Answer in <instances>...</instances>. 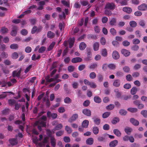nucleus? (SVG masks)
<instances>
[{"label":"nucleus","instance_id":"1","mask_svg":"<svg viewBox=\"0 0 147 147\" xmlns=\"http://www.w3.org/2000/svg\"><path fill=\"white\" fill-rule=\"evenodd\" d=\"M115 5L113 2L107 3L105 6V9H107L111 10H114L115 8Z\"/></svg>","mask_w":147,"mask_h":147},{"label":"nucleus","instance_id":"2","mask_svg":"<svg viewBox=\"0 0 147 147\" xmlns=\"http://www.w3.org/2000/svg\"><path fill=\"white\" fill-rule=\"evenodd\" d=\"M42 28V26H41L37 27L36 26H34L31 30V33L32 34H34L35 33H38L41 31Z\"/></svg>","mask_w":147,"mask_h":147},{"label":"nucleus","instance_id":"3","mask_svg":"<svg viewBox=\"0 0 147 147\" xmlns=\"http://www.w3.org/2000/svg\"><path fill=\"white\" fill-rule=\"evenodd\" d=\"M8 103L9 105L12 106L15 104V109L16 110H18V104L16 103V101L13 99H9Z\"/></svg>","mask_w":147,"mask_h":147},{"label":"nucleus","instance_id":"4","mask_svg":"<svg viewBox=\"0 0 147 147\" xmlns=\"http://www.w3.org/2000/svg\"><path fill=\"white\" fill-rule=\"evenodd\" d=\"M47 116L48 118L51 117L52 119H55L57 117V115L56 113H51L50 111H48L47 113Z\"/></svg>","mask_w":147,"mask_h":147},{"label":"nucleus","instance_id":"5","mask_svg":"<svg viewBox=\"0 0 147 147\" xmlns=\"http://www.w3.org/2000/svg\"><path fill=\"white\" fill-rule=\"evenodd\" d=\"M78 114L75 113L73 114L71 117L69 119L68 121L70 123L72 122L75 121L78 118Z\"/></svg>","mask_w":147,"mask_h":147},{"label":"nucleus","instance_id":"6","mask_svg":"<svg viewBox=\"0 0 147 147\" xmlns=\"http://www.w3.org/2000/svg\"><path fill=\"white\" fill-rule=\"evenodd\" d=\"M8 141L11 145L12 146L16 145L18 143V140L17 139L15 138L9 139Z\"/></svg>","mask_w":147,"mask_h":147},{"label":"nucleus","instance_id":"7","mask_svg":"<svg viewBox=\"0 0 147 147\" xmlns=\"http://www.w3.org/2000/svg\"><path fill=\"white\" fill-rule=\"evenodd\" d=\"M82 113L87 116H90L91 115V111L89 109H84L82 111Z\"/></svg>","mask_w":147,"mask_h":147},{"label":"nucleus","instance_id":"8","mask_svg":"<svg viewBox=\"0 0 147 147\" xmlns=\"http://www.w3.org/2000/svg\"><path fill=\"white\" fill-rule=\"evenodd\" d=\"M138 8L141 11H145L147 9V5L146 3H143L139 6Z\"/></svg>","mask_w":147,"mask_h":147},{"label":"nucleus","instance_id":"9","mask_svg":"<svg viewBox=\"0 0 147 147\" xmlns=\"http://www.w3.org/2000/svg\"><path fill=\"white\" fill-rule=\"evenodd\" d=\"M63 127L62 124L61 123L58 124L57 125L52 129V131L53 133H54L55 131L56 130H59L61 129Z\"/></svg>","mask_w":147,"mask_h":147},{"label":"nucleus","instance_id":"10","mask_svg":"<svg viewBox=\"0 0 147 147\" xmlns=\"http://www.w3.org/2000/svg\"><path fill=\"white\" fill-rule=\"evenodd\" d=\"M130 121L133 125L135 126H137L139 124L138 121L133 118H131L130 119Z\"/></svg>","mask_w":147,"mask_h":147},{"label":"nucleus","instance_id":"11","mask_svg":"<svg viewBox=\"0 0 147 147\" xmlns=\"http://www.w3.org/2000/svg\"><path fill=\"white\" fill-rule=\"evenodd\" d=\"M122 54L126 57L129 56L130 54V52L127 50L125 49H123L121 50Z\"/></svg>","mask_w":147,"mask_h":147},{"label":"nucleus","instance_id":"12","mask_svg":"<svg viewBox=\"0 0 147 147\" xmlns=\"http://www.w3.org/2000/svg\"><path fill=\"white\" fill-rule=\"evenodd\" d=\"M113 58L115 59H118L119 57V55L118 52L116 51H114L112 54Z\"/></svg>","mask_w":147,"mask_h":147},{"label":"nucleus","instance_id":"13","mask_svg":"<svg viewBox=\"0 0 147 147\" xmlns=\"http://www.w3.org/2000/svg\"><path fill=\"white\" fill-rule=\"evenodd\" d=\"M50 143L51 146L53 147H55L56 144V140L54 137H51L50 138Z\"/></svg>","mask_w":147,"mask_h":147},{"label":"nucleus","instance_id":"14","mask_svg":"<svg viewBox=\"0 0 147 147\" xmlns=\"http://www.w3.org/2000/svg\"><path fill=\"white\" fill-rule=\"evenodd\" d=\"M75 38H70L69 39V47L71 48L74 45L75 41Z\"/></svg>","mask_w":147,"mask_h":147},{"label":"nucleus","instance_id":"15","mask_svg":"<svg viewBox=\"0 0 147 147\" xmlns=\"http://www.w3.org/2000/svg\"><path fill=\"white\" fill-rule=\"evenodd\" d=\"M82 59L80 57H76L73 58L71 60V62L72 63H76L78 62H80L82 61Z\"/></svg>","mask_w":147,"mask_h":147},{"label":"nucleus","instance_id":"16","mask_svg":"<svg viewBox=\"0 0 147 147\" xmlns=\"http://www.w3.org/2000/svg\"><path fill=\"white\" fill-rule=\"evenodd\" d=\"M121 84V82L119 80L117 79L115 80L113 85L115 87H118L120 86Z\"/></svg>","mask_w":147,"mask_h":147},{"label":"nucleus","instance_id":"17","mask_svg":"<svg viewBox=\"0 0 147 147\" xmlns=\"http://www.w3.org/2000/svg\"><path fill=\"white\" fill-rule=\"evenodd\" d=\"M45 2L44 1H40L39 2V6L38 7L37 9L41 10L43 9L44 5H45Z\"/></svg>","mask_w":147,"mask_h":147},{"label":"nucleus","instance_id":"18","mask_svg":"<svg viewBox=\"0 0 147 147\" xmlns=\"http://www.w3.org/2000/svg\"><path fill=\"white\" fill-rule=\"evenodd\" d=\"M109 24L112 26H116L117 23V20L114 18H111L109 22Z\"/></svg>","mask_w":147,"mask_h":147},{"label":"nucleus","instance_id":"19","mask_svg":"<svg viewBox=\"0 0 147 147\" xmlns=\"http://www.w3.org/2000/svg\"><path fill=\"white\" fill-rule=\"evenodd\" d=\"M94 143V140L92 138H90L87 139L86 140V144L88 145H92Z\"/></svg>","mask_w":147,"mask_h":147},{"label":"nucleus","instance_id":"20","mask_svg":"<svg viewBox=\"0 0 147 147\" xmlns=\"http://www.w3.org/2000/svg\"><path fill=\"white\" fill-rule=\"evenodd\" d=\"M118 142L117 140H115L111 141L109 144L110 147H115L117 144Z\"/></svg>","mask_w":147,"mask_h":147},{"label":"nucleus","instance_id":"21","mask_svg":"<svg viewBox=\"0 0 147 147\" xmlns=\"http://www.w3.org/2000/svg\"><path fill=\"white\" fill-rule=\"evenodd\" d=\"M38 124L41 125L42 127H45L46 126V123L42 121L40 122L36 121L34 123V125L36 126Z\"/></svg>","mask_w":147,"mask_h":147},{"label":"nucleus","instance_id":"22","mask_svg":"<svg viewBox=\"0 0 147 147\" xmlns=\"http://www.w3.org/2000/svg\"><path fill=\"white\" fill-rule=\"evenodd\" d=\"M123 11L127 13H130L132 11L131 9L129 7H125L123 9Z\"/></svg>","mask_w":147,"mask_h":147},{"label":"nucleus","instance_id":"23","mask_svg":"<svg viewBox=\"0 0 147 147\" xmlns=\"http://www.w3.org/2000/svg\"><path fill=\"white\" fill-rule=\"evenodd\" d=\"M106 136V134H104L102 136H99L97 138L98 140L100 142H105V137Z\"/></svg>","mask_w":147,"mask_h":147},{"label":"nucleus","instance_id":"24","mask_svg":"<svg viewBox=\"0 0 147 147\" xmlns=\"http://www.w3.org/2000/svg\"><path fill=\"white\" fill-rule=\"evenodd\" d=\"M47 36L48 38L52 39L55 36V34L53 32L51 31H49L47 32Z\"/></svg>","mask_w":147,"mask_h":147},{"label":"nucleus","instance_id":"25","mask_svg":"<svg viewBox=\"0 0 147 147\" xmlns=\"http://www.w3.org/2000/svg\"><path fill=\"white\" fill-rule=\"evenodd\" d=\"M32 12L31 10H28L25 11L22 13V14L19 16V18H23L24 16Z\"/></svg>","mask_w":147,"mask_h":147},{"label":"nucleus","instance_id":"26","mask_svg":"<svg viewBox=\"0 0 147 147\" xmlns=\"http://www.w3.org/2000/svg\"><path fill=\"white\" fill-rule=\"evenodd\" d=\"M113 132L117 137H120L121 133L120 131L117 129H114L113 130Z\"/></svg>","mask_w":147,"mask_h":147},{"label":"nucleus","instance_id":"27","mask_svg":"<svg viewBox=\"0 0 147 147\" xmlns=\"http://www.w3.org/2000/svg\"><path fill=\"white\" fill-rule=\"evenodd\" d=\"M86 47V44L83 42H81L79 45L80 49L81 50H84Z\"/></svg>","mask_w":147,"mask_h":147},{"label":"nucleus","instance_id":"28","mask_svg":"<svg viewBox=\"0 0 147 147\" xmlns=\"http://www.w3.org/2000/svg\"><path fill=\"white\" fill-rule=\"evenodd\" d=\"M132 130V129L129 127H127L125 128L124 131L127 135H130Z\"/></svg>","mask_w":147,"mask_h":147},{"label":"nucleus","instance_id":"29","mask_svg":"<svg viewBox=\"0 0 147 147\" xmlns=\"http://www.w3.org/2000/svg\"><path fill=\"white\" fill-rule=\"evenodd\" d=\"M89 124V121L87 120H84L82 123V125L83 127L86 128L88 127Z\"/></svg>","mask_w":147,"mask_h":147},{"label":"nucleus","instance_id":"30","mask_svg":"<svg viewBox=\"0 0 147 147\" xmlns=\"http://www.w3.org/2000/svg\"><path fill=\"white\" fill-rule=\"evenodd\" d=\"M99 44L97 42H96L93 45V50L94 51H97L98 50L99 47Z\"/></svg>","mask_w":147,"mask_h":147},{"label":"nucleus","instance_id":"31","mask_svg":"<svg viewBox=\"0 0 147 147\" xmlns=\"http://www.w3.org/2000/svg\"><path fill=\"white\" fill-rule=\"evenodd\" d=\"M64 102L66 104H69L72 102L71 99L68 97H65L64 100Z\"/></svg>","mask_w":147,"mask_h":147},{"label":"nucleus","instance_id":"32","mask_svg":"<svg viewBox=\"0 0 147 147\" xmlns=\"http://www.w3.org/2000/svg\"><path fill=\"white\" fill-rule=\"evenodd\" d=\"M94 100L95 102L97 103H100L101 101L100 98L98 96L94 97Z\"/></svg>","mask_w":147,"mask_h":147},{"label":"nucleus","instance_id":"33","mask_svg":"<svg viewBox=\"0 0 147 147\" xmlns=\"http://www.w3.org/2000/svg\"><path fill=\"white\" fill-rule=\"evenodd\" d=\"M55 42H52L51 44L49 45L48 47L47 48V51H50L52 50L54 46H55Z\"/></svg>","mask_w":147,"mask_h":147},{"label":"nucleus","instance_id":"34","mask_svg":"<svg viewBox=\"0 0 147 147\" xmlns=\"http://www.w3.org/2000/svg\"><path fill=\"white\" fill-rule=\"evenodd\" d=\"M119 121V119L118 117H114L112 120L111 123L113 124H115Z\"/></svg>","mask_w":147,"mask_h":147},{"label":"nucleus","instance_id":"35","mask_svg":"<svg viewBox=\"0 0 147 147\" xmlns=\"http://www.w3.org/2000/svg\"><path fill=\"white\" fill-rule=\"evenodd\" d=\"M105 10L104 12L105 14L107 16H110L112 15V12L111 10L107 9H105Z\"/></svg>","mask_w":147,"mask_h":147},{"label":"nucleus","instance_id":"36","mask_svg":"<svg viewBox=\"0 0 147 147\" xmlns=\"http://www.w3.org/2000/svg\"><path fill=\"white\" fill-rule=\"evenodd\" d=\"M92 131L93 133L95 135L97 134L99 132V129L97 127H94L93 128Z\"/></svg>","mask_w":147,"mask_h":147},{"label":"nucleus","instance_id":"37","mask_svg":"<svg viewBox=\"0 0 147 147\" xmlns=\"http://www.w3.org/2000/svg\"><path fill=\"white\" fill-rule=\"evenodd\" d=\"M130 26L132 27H135L137 26V24L136 22L134 21H131L129 22Z\"/></svg>","mask_w":147,"mask_h":147},{"label":"nucleus","instance_id":"38","mask_svg":"<svg viewBox=\"0 0 147 147\" xmlns=\"http://www.w3.org/2000/svg\"><path fill=\"white\" fill-rule=\"evenodd\" d=\"M16 28V27L15 26L13 27V29L11 32V34L12 36H14L17 34Z\"/></svg>","mask_w":147,"mask_h":147},{"label":"nucleus","instance_id":"39","mask_svg":"<svg viewBox=\"0 0 147 147\" xmlns=\"http://www.w3.org/2000/svg\"><path fill=\"white\" fill-rule=\"evenodd\" d=\"M8 31V29L7 28L4 27L2 28L0 30V32L2 34H5Z\"/></svg>","mask_w":147,"mask_h":147},{"label":"nucleus","instance_id":"40","mask_svg":"<svg viewBox=\"0 0 147 147\" xmlns=\"http://www.w3.org/2000/svg\"><path fill=\"white\" fill-rule=\"evenodd\" d=\"M9 110L8 109H5L1 111L2 115H6L9 113Z\"/></svg>","mask_w":147,"mask_h":147},{"label":"nucleus","instance_id":"41","mask_svg":"<svg viewBox=\"0 0 147 147\" xmlns=\"http://www.w3.org/2000/svg\"><path fill=\"white\" fill-rule=\"evenodd\" d=\"M137 91V88L136 87H133L130 91L132 95L135 94Z\"/></svg>","mask_w":147,"mask_h":147},{"label":"nucleus","instance_id":"42","mask_svg":"<svg viewBox=\"0 0 147 147\" xmlns=\"http://www.w3.org/2000/svg\"><path fill=\"white\" fill-rule=\"evenodd\" d=\"M63 133L64 131L60 130L56 132V136L57 137H60L62 136L63 134Z\"/></svg>","mask_w":147,"mask_h":147},{"label":"nucleus","instance_id":"43","mask_svg":"<svg viewBox=\"0 0 147 147\" xmlns=\"http://www.w3.org/2000/svg\"><path fill=\"white\" fill-rule=\"evenodd\" d=\"M140 114L145 118H147V110H143L140 112Z\"/></svg>","mask_w":147,"mask_h":147},{"label":"nucleus","instance_id":"44","mask_svg":"<svg viewBox=\"0 0 147 147\" xmlns=\"http://www.w3.org/2000/svg\"><path fill=\"white\" fill-rule=\"evenodd\" d=\"M127 110L131 113H134L136 112L137 109L135 108H129L127 109Z\"/></svg>","mask_w":147,"mask_h":147},{"label":"nucleus","instance_id":"45","mask_svg":"<svg viewBox=\"0 0 147 147\" xmlns=\"http://www.w3.org/2000/svg\"><path fill=\"white\" fill-rule=\"evenodd\" d=\"M75 69L74 66L70 65L68 67L67 70L69 72H71L73 71Z\"/></svg>","mask_w":147,"mask_h":147},{"label":"nucleus","instance_id":"46","mask_svg":"<svg viewBox=\"0 0 147 147\" xmlns=\"http://www.w3.org/2000/svg\"><path fill=\"white\" fill-rule=\"evenodd\" d=\"M46 49V48L45 47L42 46L39 49L38 52L39 53H42L45 51Z\"/></svg>","mask_w":147,"mask_h":147},{"label":"nucleus","instance_id":"47","mask_svg":"<svg viewBox=\"0 0 147 147\" xmlns=\"http://www.w3.org/2000/svg\"><path fill=\"white\" fill-rule=\"evenodd\" d=\"M65 130L67 131V132L69 134H71L72 131L70 127L67 125L65 126Z\"/></svg>","mask_w":147,"mask_h":147},{"label":"nucleus","instance_id":"48","mask_svg":"<svg viewBox=\"0 0 147 147\" xmlns=\"http://www.w3.org/2000/svg\"><path fill=\"white\" fill-rule=\"evenodd\" d=\"M107 54V50L106 49H103L101 52V55L104 57H106Z\"/></svg>","mask_w":147,"mask_h":147},{"label":"nucleus","instance_id":"49","mask_svg":"<svg viewBox=\"0 0 147 147\" xmlns=\"http://www.w3.org/2000/svg\"><path fill=\"white\" fill-rule=\"evenodd\" d=\"M46 131L47 134L49 137L51 138V137H53L52 136V135L53 134V131H52V130L51 131L50 129H47V130Z\"/></svg>","mask_w":147,"mask_h":147},{"label":"nucleus","instance_id":"50","mask_svg":"<svg viewBox=\"0 0 147 147\" xmlns=\"http://www.w3.org/2000/svg\"><path fill=\"white\" fill-rule=\"evenodd\" d=\"M28 33V31L26 29H24L20 31V33L24 36L26 35Z\"/></svg>","mask_w":147,"mask_h":147},{"label":"nucleus","instance_id":"51","mask_svg":"<svg viewBox=\"0 0 147 147\" xmlns=\"http://www.w3.org/2000/svg\"><path fill=\"white\" fill-rule=\"evenodd\" d=\"M89 77L91 79H94L96 78V75L95 72H92L90 74Z\"/></svg>","mask_w":147,"mask_h":147},{"label":"nucleus","instance_id":"52","mask_svg":"<svg viewBox=\"0 0 147 147\" xmlns=\"http://www.w3.org/2000/svg\"><path fill=\"white\" fill-rule=\"evenodd\" d=\"M110 112H106L102 114V117L103 118H106L108 117L110 115Z\"/></svg>","mask_w":147,"mask_h":147},{"label":"nucleus","instance_id":"53","mask_svg":"<svg viewBox=\"0 0 147 147\" xmlns=\"http://www.w3.org/2000/svg\"><path fill=\"white\" fill-rule=\"evenodd\" d=\"M140 41L137 38L134 39L132 40L133 44L134 45H137L140 43Z\"/></svg>","mask_w":147,"mask_h":147},{"label":"nucleus","instance_id":"54","mask_svg":"<svg viewBox=\"0 0 147 147\" xmlns=\"http://www.w3.org/2000/svg\"><path fill=\"white\" fill-rule=\"evenodd\" d=\"M57 61H55L53 62L51 65V69L50 70L52 69L57 67Z\"/></svg>","mask_w":147,"mask_h":147},{"label":"nucleus","instance_id":"55","mask_svg":"<svg viewBox=\"0 0 147 147\" xmlns=\"http://www.w3.org/2000/svg\"><path fill=\"white\" fill-rule=\"evenodd\" d=\"M114 107V105L113 104H110L107 106L106 107V109L108 110H112Z\"/></svg>","mask_w":147,"mask_h":147},{"label":"nucleus","instance_id":"56","mask_svg":"<svg viewBox=\"0 0 147 147\" xmlns=\"http://www.w3.org/2000/svg\"><path fill=\"white\" fill-rule=\"evenodd\" d=\"M139 49V47L138 45H134L131 47L132 50L134 51H137Z\"/></svg>","mask_w":147,"mask_h":147},{"label":"nucleus","instance_id":"57","mask_svg":"<svg viewBox=\"0 0 147 147\" xmlns=\"http://www.w3.org/2000/svg\"><path fill=\"white\" fill-rule=\"evenodd\" d=\"M18 48V45L16 44H13L10 46V48L11 49H16Z\"/></svg>","mask_w":147,"mask_h":147},{"label":"nucleus","instance_id":"58","mask_svg":"<svg viewBox=\"0 0 147 147\" xmlns=\"http://www.w3.org/2000/svg\"><path fill=\"white\" fill-rule=\"evenodd\" d=\"M127 113V112L126 111L123 109H121L119 111V113L121 115H125Z\"/></svg>","mask_w":147,"mask_h":147},{"label":"nucleus","instance_id":"59","mask_svg":"<svg viewBox=\"0 0 147 147\" xmlns=\"http://www.w3.org/2000/svg\"><path fill=\"white\" fill-rule=\"evenodd\" d=\"M65 111V110L63 107H60L58 109V111L60 113H63Z\"/></svg>","mask_w":147,"mask_h":147},{"label":"nucleus","instance_id":"60","mask_svg":"<svg viewBox=\"0 0 147 147\" xmlns=\"http://www.w3.org/2000/svg\"><path fill=\"white\" fill-rule=\"evenodd\" d=\"M123 87L126 89H128L131 87V85L130 84L127 83L124 85Z\"/></svg>","mask_w":147,"mask_h":147},{"label":"nucleus","instance_id":"61","mask_svg":"<svg viewBox=\"0 0 147 147\" xmlns=\"http://www.w3.org/2000/svg\"><path fill=\"white\" fill-rule=\"evenodd\" d=\"M63 140L66 143H69L70 141V139L68 137L65 136L63 138Z\"/></svg>","mask_w":147,"mask_h":147},{"label":"nucleus","instance_id":"62","mask_svg":"<svg viewBox=\"0 0 147 147\" xmlns=\"http://www.w3.org/2000/svg\"><path fill=\"white\" fill-rule=\"evenodd\" d=\"M123 73L121 71H119L116 72V76L117 77H121L123 76Z\"/></svg>","mask_w":147,"mask_h":147},{"label":"nucleus","instance_id":"63","mask_svg":"<svg viewBox=\"0 0 147 147\" xmlns=\"http://www.w3.org/2000/svg\"><path fill=\"white\" fill-rule=\"evenodd\" d=\"M1 56H2V58L3 59L6 58L8 57V55L7 53L5 52H3L1 54Z\"/></svg>","mask_w":147,"mask_h":147},{"label":"nucleus","instance_id":"64","mask_svg":"<svg viewBox=\"0 0 147 147\" xmlns=\"http://www.w3.org/2000/svg\"><path fill=\"white\" fill-rule=\"evenodd\" d=\"M122 44L125 47H127L130 45V42L127 40H125L123 42Z\"/></svg>","mask_w":147,"mask_h":147}]
</instances>
